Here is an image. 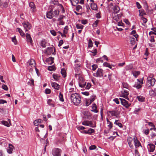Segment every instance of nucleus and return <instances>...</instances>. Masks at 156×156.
<instances>
[{
  "label": "nucleus",
  "mask_w": 156,
  "mask_h": 156,
  "mask_svg": "<svg viewBox=\"0 0 156 156\" xmlns=\"http://www.w3.org/2000/svg\"><path fill=\"white\" fill-rule=\"evenodd\" d=\"M139 12H140V15H143L145 13V12L144 11V10L142 9L141 10H139Z\"/></svg>",
  "instance_id": "nucleus-64"
},
{
  "label": "nucleus",
  "mask_w": 156,
  "mask_h": 156,
  "mask_svg": "<svg viewBox=\"0 0 156 156\" xmlns=\"http://www.w3.org/2000/svg\"><path fill=\"white\" fill-rule=\"evenodd\" d=\"M54 58L50 57L47 58L46 61L49 64H51L54 63Z\"/></svg>",
  "instance_id": "nucleus-21"
},
{
  "label": "nucleus",
  "mask_w": 156,
  "mask_h": 156,
  "mask_svg": "<svg viewBox=\"0 0 156 156\" xmlns=\"http://www.w3.org/2000/svg\"><path fill=\"white\" fill-rule=\"evenodd\" d=\"M82 124L83 125L89 126L93 128L96 127V122L92 121H85L82 122Z\"/></svg>",
  "instance_id": "nucleus-4"
},
{
  "label": "nucleus",
  "mask_w": 156,
  "mask_h": 156,
  "mask_svg": "<svg viewBox=\"0 0 156 156\" xmlns=\"http://www.w3.org/2000/svg\"><path fill=\"white\" fill-rule=\"evenodd\" d=\"M62 150L58 148H54L52 151V154L53 156H61Z\"/></svg>",
  "instance_id": "nucleus-7"
},
{
  "label": "nucleus",
  "mask_w": 156,
  "mask_h": 156,
  "mask_svg": "<svg viewBox=\"0 0 156 156\" xmlns=\"http://www.w3.org/2000/svg\"><path fill=\"white\" fill-rule=\"evenodd\" d=\"M120 9L119 7L117 5L115 6L113 8V10L114 12L115 13H118L120 10Z\"/></svg>",
  "instance_id": "nucleus-30"
},
{
  "label": "nucleus",
  "mask_w": 156,
  "mask_h": 156,
  "mask_svg": "<svg viewBox=\"0 0 156 156\" xmlns=\"http://www.w3.org/2000/svg\"><path fill=\"white\" fill-rule=\"evenodd\" d=\"M129 94V91L125 89H123L121 91V93L120 95V97H123L126 99L129 100L128 96Z\"/></svg>",
  "instance_id": "nucleus-8"
},
{
  "label": "nucleus",
  "mask_w": 156,
  "mask_h": 156,
  "mask_svg": "<svg viewBox=\"0 0 156 156\" xmlns=\"http://www.w3.org/2000/svg\"><path fill=\"white\" fill-rule=\"evenodd\" d=\"M87 134H90L93 133H94L95 132V131L93 129L90 128L87 130Z\"/></svg>",
  "instance_id": "nucleus-46"
},
{
  "label": "nucleus",
  "mask_w": 156,
  "mask_h": 156,
  "mask_svg": "<svg viewBox=\"0 0 156 156\" xmlns=\"http://www.w3.org/2000/svg\"><path fill=\"white\" fill-rule=\"evenodd\" d=\"M103 65L104 66L108 67L110 69H112V66L109 63L107 62H105L103 63Z\"/></svg>",
  "instance_id": "nucleus-37"
},
{
  "label": "nucleus",
  "mask_w": 156,
  "mask_h": 156,
  "mask_svg": "<svg viewBox=\"0 0 156 156\" xmlns=\"http://www.w3.org/2000/svg\"><path fill=\"white\" fill-rule=\"evenodd\" d=\"M29 6L31 8V10L32 12H33L36 11V7L34 4L33 2H30L29 3Z\"/></svg>",
  "instance_id": "nucleus-19"
},
{
  "label": "nucleus",
  "mask_w": 156,
  "mask_h": 156,
  "mask_svg": "<svg viewBox=\"0 0 156 156\" xmlns=\"http://www.w3.org/2000/svg\"><path fill=\"white\" fill-rule=\"evenodd\" d=\"M27 64L30 66L31 67H34L35 64V60L33 59H30L27 62Z\"/></svg>",
  "instance_id": "nucleus-18"
},
{
  "label": "nucleus",
  "mask_w": 156,
  "mask_h": 156,
  "mask_svg": "<svg viewBox=\"0 0 156 156\" xmlns=\"http://www.w3.org/2000/svg\"><path fill=\"white\" fill-rule=\"evenodd\" d=\"M52 87H54L55 89L58 90L59 88V85L57 83L53 82L51 84Z\"/></svg>",
  "instance_id": "nucleus-23"
},
{
  "label": "nucleus",
  "mask_w": 156,
  "mask_h": 156,
  "mask_svg": "<svg viewBox=\"0 0 156 156\" xmlns=\"http://www.w3.org/2000/svg\"><path fill=\"white\" fill-rule=\"evenodd\" d=\"M68 27L67 26H66L64 28V30H63V32L65 34H67L68 32Z\"/></svg>",
  "instance_id": "nucleus-53"
},
{
  "label": "nucleus",
  "mask_w": 156,
  "mask_h": 156,
  "mask_svg": "<svg viewBox=\"0 0 156 156\" xmlns=\"http://www.w3.org/2000/svg\"><path fill=\"white\" fill-rule=\"evenodd\" d=\"M140 72L139 71H135L133 73V74L135 78H136L137 76L140 74Z\"/></svg>",
  "instance_id": "nucleus-40"
},
{
  "label": "nucleus",
  "mask_w": 156,
  "mask_h": 156,
  "mask_svg": "<svg viewBox=\"0 0 156 156\" xmlns=\"http://www.w3.org/2000/svg\"><path fill=\"white\" fill-rule=\"evenodd\" d=\"M140 110H141L140 108H136L135 109V110L134 112L135 114H138Z\"/></svg>",
  "instance_id": "nucleus-50"
},
{
  "label": "nucleus",
  "mask_w": 156,
  "mask_h": 156,
  "mask_svg": "<svg viewBox=\"0 0 156 156\" xmlns=\"http://www.w3.org/2000/svg\"><path fill=\"white\" fill-rule=\"evenodd\" d=\"M156 94V93L155 90H151L149 91V94L151 96L154 97Z\"/></svg>",
  "instance_id": "nucleus-36"
},
{
  "label": "nucleus",
  "mask_w": 156,
  "mask_h": 156,
  "mask_svg": "<svg viewBox=\"0 0 156 156\" xmlns=\"http://www.w3.org/2000/svg\"><path fill=\"white\" fill-rule=\"evenodd\" d=\"M137 83H140L141 84H143V78H140V79H137Z\"/></svg>",
  "instance_id": "nucleus-51"
},
{
  "label": "nucleus",
  "mask_w": 156,
  "mask_h": 156,
  "mask_svg": "<svg viewBox=\"0 0 156 156\" xmlns=\"http://www.w3.org/2000/svg\"><path fill=\"white\" fill-rule=\"evenodd\" d=\"M85 88L86 89H89L91 87V84L89 83H87L86 86H85Z\"/></svg>",
  "instance_id": "nucleus-55"
},
{
  "label": "nucleus",
  "mask_w": 156,
  "mask_h": 156,
  "mask_svg": "<svg viewBox=\"0 0 156 156\" xmlns=\"http://www.w3.org/2000/svg\"><path fill=\"white\" fill-rule=\"evenodd\" d=\"M136 33V31L135 30H133L131 33L130 34L133 35L134 37L137 40V38L138 37V35L137 34H135Z\"/></svg>",
  "instance_id": "nucleus-31"
},
{
  "label": "nucleus",
  "mask_w": 156,
  "mask_h": 156,
  "mask_svg": "<svg viewBox=\"0 0 156 156\" xmlns=\"http://www.w3.org/2000/svg\"><path fill=\"white\" fill-rule=\"evenodd\" d=\"M14 147L11 144H9V147L7 149V152L9 154H12V152Z\"/></svg>",
  "instance_id": "nucleus-20"
},
{
  "label": "nucleus",
  "mask_w": 156,
  "mask_h": 156,
  "mask_svg": "<svg viewBox=\"0 0 156 156\" xmlns=\"http://www.w3.org/2000/svg\"><path fill=\"white\" fill-rule=\"evenodd\" d=\"M92 109L91 110V111L95 113H97L98 112V111L97 109V107L95 103H93L92 105Z\"/></svg>",
  "instance_id": "nucleus-22"
},
{
  "label": "nucleus",
  "mask_w": 156,
  "mask_h": 156,
  "mask_svg": "<svg viewBox=\"0 0 156 156\" xmlns=\"http://www.w3.org/2000/svg\"><path fill=\"white\" fill-rule=\"evenodd\" d=\"M76 27L77 29H82L83 26L80 24H77L76 25Z\"/></svg>",
  "instance_id": "nucleus-45"
},
{
  "label": "nucleus",
  "mask_w": 156,
  "mask_h": 156,
  "mask_svg": "<svg viewBox=\"0 0 156 156\" xmlns=\"http://www.w3.org/2000/svg\"><path fill=\"white\" fill-rule=\"evenodd\" d=\"M72 4H73V3H74V4H77L79 2V1L78 0H70Z\"/></svg>",
  "instance_id": "nucleus-57"
},
{
  "label": "nucleus",
  "mask_w": 156,
  "mask_h": 156,
  "mask_svg": "<svg viewBox=\"0 0 156 156\" xmlns=\"http://www.w3.org/2000/svg\"><path fill=\"white\" fill-rule=\"evenodd\" d=\"M103 71L102 69H98L97 70V72L94 73L93 75L95 77H101L103 76Z\"/></svg>",
  "instance_id": "nucleus-11"
},
{
  "label": "nucleus",
  "mask_w": 156,
  "mask_h": 156,
  "mask_svg": "<svg viewBox=\"0 0 156 156\" xmlns=\"http://www.w3.org/2000/svg\"><path fill=\"white\" fill-rule=\"evenodd\" d=\"M133 68V66L132 65H127L125 67V69L126 71L131 70Z\"/></svg>",
  "instance_id": "nucleus-33"
},
{
  "label": "nucleus",
  "mask_w": 156,
  "mask_h": 156,
  "mask_svg": "<svg viewBox=\"0 0 156 156\" xmlns=\"http://www.w3.org/2000/svg\"><path fill=\"white\" fill-rule=\"evenodd\" d=\"M47 42L45 40H42L41 42V45L42 48H45L46 47Z\"/></svg>",
  "instance_id": "nucleus-29"
},
{
  "label": "nucleus",
  "mask_w": 156,
  "mask_h": 156,
  "mask_svg": "<svg viewBox=\"0 0 156 156\" xmlns=\"http://www.w3.org/2000/svg\"><path fill=\"white\" fill-rule=\"evenodd\" d=\"M108 128L109 129H110L112 127V124L111 122H109L108 124Z\"/></svg>",
  "instance_id": "nucleus-59"
},
{
  "label": "nucleus",
  "mask_w": 156,
  "mask_h": 156,
  "mask_svg": "<svg viewBox=\"0 0 156 156\" xmlns=\"http://www.w3.org/2000/svg\"><path fill=\"white\" fill-rule=\"evenodd\" d=\"M23 26L25 29V32L27 31L31 27L30 24L28 22H24L22 23Z\"/></svg>",
  "instance_id": "nucleus-10"
},
{
  "label": "nucleus",
  "mask_w": 156,
  "mask_h": 156,
  "mask_svg": "<svg viewBox=\"0 0 156 156\" xmlns=\"http://www.w3.org/2000/svg\"><path fill=\"white\" fill-rule=\"evenodd\" d=\"M59 100L60 101L63 102L64 101V100L63 98V95L62 94L61 92L59 93Z\"/></svg>",
  "instance_id": "nucleus-47"
},
{
  "label": "nucleus",
  "mask_w": 156,
  "mask_h": 156,
  "mask_svg": "<svg viewBox=\"0 0 156 156\" xmlns=\"http://www.w3.org/2000/svg\"><path fill=\"white\" fill-rule=\"evenodd\" d=\"M60 11L58 9H51L46 13V17L48 19H51L54 17L57 18L59 14Z\"/></svg>",
  "instance_id": "nucleus-2"
},
{
  "label": "nucleus",
  "mask_w": 156,
  "mask_h": 156,
  "mask_svg": "<svg viewBox=\"0 0 156 156\" xmlns=\"http://www.w3.org/2000/svg\"><path fill=\"white\" fill-rule=\"evenodd\" d=\"M113 19L116 21H118L119 19V17H118V14L117 13H114Z\"/></svg>",
  "instance_id": "nucleus-48"
},
{
  "label": "nucleus",
  "mask_w": 156,
  "mask_h": 156,
  "mask_svg": "<svg viewBox=\"0 0 156 156\" xmlns=\"http://www.w3.org/2000/svg\"><path fill=\"white\" fill-rule=\"evenodd\" d=\"M122 87L124 88L129 89V87L128 84L126 83H122Z\"/></svg>",
  "instance_id": "nucleus-41"
},
{
  "label": "nucleus",
  "mask_w": 156,
  "mask_h": 156,
  "mask_svg": "<svg viewBox=\"0 0 156 156\" xmlns=\"http://www.w3.org/2000/svg\"><path fill=\"white\" fill-rule=\"evenodd\" d=\"M27 84L29 85L34 86V80L33 79H31L27 83Z\"/></svg>",
  "instance_id": "nucleus-39"
},
{
  "label": "nucleus",
  "mask_w": 156,
  "mask_h": 156,
  "mask_svg": "<svg viewBox=\"0 0 156 156\" xmlns=\"http://www.w3.org/2000/svg\"><path fill=\"white\" fill-rule=\"evenodd\" d=\"M75 90H76V89H75L74 88H70L69 89V92L70 93H73L75 92L74 91Z\"/></svg>",
  "instance_id": "nucleus-61"
},
{
  "label": "nucleus",
  "mask_w": 156,
  "mask_h": 156,
  "mask_svg": "<svg viewBox=\"0 0 156 156\" xmlns=\"http://www.w3.org/2000/svg\"><path fill=\"white\" fill-rule=\"evenodd\" d=\"M131 39L130 43L132 45H134L135 43V39L133 37H130Z\"/></svg>",
  "instance_id": "nucleus-44"
},
{
  "label": "nucleus",
  "mask_w": 156,
  "mask_h": 156,
  "mask_svg": "<svg viewBox=\"0 0 156 156\" xmlns=\"http://www.w3.org/2000/svg\"><path fill=\"white\" fill-rule=\"evenodd\" d=\"M44 53L48 55H50L51 54L55 55V49L54 47H48L44 51Z\"/></svg>",
  "instance_id": "nucleus-5"
},
{
  "label": "nucleus",
  "mask_w": 156,
  "mask_h": 156,
  "mask_svg": "<svg viewBox=\"0 0 156 156\" xmlns=\"http://www.w3.org/2000/svg\"><path fill=\"white\" fill-rule=\"evenodd\" d=\"M52 76L55 80L58 81L60 79V76L57 74L54 73Z\"/></svg>",
  "instance_id": "nucleus-27"
},
{
  "label": "nucleus",
  "mask_w": 156,
  "mask_h": 156,
  "mask_svg": "<svg viewBox=\"0 0 156 156\" xmlns=\"http://www.w3.org/2000/svg\"><path fill=\"white\" fill-rule=\"evenodd\" d=\"M136 98L139 101L141 102H143L144 101L145 98L141 96H138L136 97Z\"/></svg>",
  "instance_id": "nucleus-32"
},
{
  "label": "nucleus",
  "mask_w": 156,
  "mask_h": 156,
  "mask_svg": "<svg viewBox=\"0 0 156 156\" xmlns=\"http://www.w3.org/2000/svg\"><path fill=\"white\" fill-rule=\"evenodd\" d=\"M155 145L152 144H150L147 146L148 151L150 152H153L155 150Z\"/></svg>",
  "instance_id": "nucleus-15"
},
{
  "label": "nucleus",
  "mask_w": 156,
  "mask_h": 156,
  "mask_svg": "<svg viewBox=\"0 0 156 156\" xmlns=\"http://www.w3.org/2000/svg\"><path fill=\"white\" fill-rule=\"evenodd\" d=\"M12 41L15 44H17V41L16 38L15 36L12 38Z\"/></svg>",
  "instance_id": "nucleus-52"
},
{
  "label": "nucleus",
  "mask_w": 156,
  "mask_h": 156,
  "mask_svg": "<svg viewBox=\"0 0 156 156\" xmlns=\"http://www.w3.org/2000/svg\"><path fill=\"white\" fill-rule=\"evenodd\" d=\"M61 73L64 77H65L66 76V72L65 69L63 68L61 69Z\"/></svg>",
  "instance_id": "nucleus-28"
},
{
  "label": "nucleus",
  "mask_w": 156,
  "mask_h": 156,
  "mask_svg": "<svg viewBox=\"0 0 156 156\" xmlns=\"http://www.w3.org/2000/svg\"><path fill=\"white\" fill-rule=\"evenodd\" d=\"M82 9V7L80 5H78L76 7V10L77 11H79L80 9Z\"/></svg>",
  "instance_id": "nucleus-56"
},
{
  "label": "nucleus",
  "mask_w": 156,
  "mask_h": 156,
  "mask_svg": "<svg viewBox=\"0 0 156 156\" xmlns=\"http://www.w3.org/2000/svg\"><path fill=\"white\" fill-rule=\"evenodd\" d=\"M26 37L27 38V41L28 42L30 43V44H32L33 41L30 34L28 33H26Z\"/></svg>",
  "instance_id": "nucleus-17"
},
{
  "label": "nucleus",
  "mask_w": 156,
  "mask_h": 156,
  "mask_svg": "<svg viewBox=\"0 0 156 156\" xmlns=\"http://www.w3.org/2000/svg\"><path fill=\"white\" fill-rule=\"evenodd\" d=\"M42 121V120L40 119L36 120L34 122V125L35 126H37L39 125V123H41Z\"/></svg>",
  "instance_id": "nucleus-26"
},
{
  "label": "nucleus",
  "mask_w": 156,
  "mask_h": 156,
  "mask_svg": "<svg viewBox=\"0 0 156 156\" xmlns=\"http://www.w3.org/2000/svg\"><path fill=\"white\" fill-rule=\"evenodd\" d=\"M90 7L91 9L93 10H97L98 8L97 5L93 2L91 4Z\"/></svg>",
  "instance_id": "nucleus-24"
},
{
  "label": "nucleus",
  "mask_w": 156,
  "mask_h": 156,
  "mask_svg": "<svg viewBox=\"0 0 156 156\" xmlns=\"http://www.w3.org/2000/svg\"><path fill=\"white\" fill-rule=\"evenodd\" d=\"M70 98L74 105H77L81 102L80 95L76 93H73L70 95Z\"/></svg>",
  "instance_id": "nucleus-1"
},
{
  "label": "nucleus",
  "mask_w": 156,
  "mask_h": 156,
  "mask_svg": "<svg viewBox=\"0 0 156 156\" xmlns=\"http://www.w3.org/2000/svg\"><path fill=\"white\" fill-rule=\"evenodd\" d=\"M45 92L46 94H49L51 93V90L47 88L45 90Z\"/></svg>",
  "instance_id": "nucleus-63"
},
{
  "label": "nucleus",
  "mask_w": 156,
  "mask_h": 156,
  "mask_svg": "<svg viewBox=\"0 0 156 156\" xmlns=\"http://www.w3.org/2000/svg\"><path fill=\"white\" fill-rule=\"evenodd\" d=\"M2 88L5 90H8V88L7 86L4 84H3L2 86Z\"/></svg>",
  "instance_id": "nucleus-62"
},
{
  "label": "nucleus",
  "mask_w": 156,
  "mask_h": 156,
  "mask_svg": "<svg viewBox=\"0 0 156 156\" xmlns=\"http://www.w3.org/2000/svg\"><path fill=\"white\" fill-rule=\"evenodd\" d=\"M119 113L117 111H112L108 112V115L110 117H112L113 116H115L117 117Z\"/></svg>",
  "instance_id": "nucleus-12"
},
{
  "label": "nucleus",
  "mask_w": 156,
  "mask_h": 156,
  "mask_svg": "<svg viewBox=\"0 0 156 156\" xmlns=\"http://www.w3.org/2000/svg\"><path fill=\"white\" fill-rule=\"evenodd\" d=\"M52 101L51 99H48L47 101L48 104L50 106L52 107L55 106L54 105L53 103H52Z\"/></svg>",
  "instance_id": "nucleus-34"
},
{
  "label": "nucleus",
  "mask_w": 156,
  "mask_h": 156,
  "mask_svg": "<svg viewBox=\"0 0 156 156\" xmlns=\"http://www.w3.org/2000/svg\"><path fill=\"white\" fill-rule=\"evenodd\" d=\"M93 44L92 41L91 39H89L88 41V47L89 48H91L93 46Z\"/></svg>",
  "instance_id": "nucleus-49"
},
{
  "label": "nucleus",
  "mask_w": 156,
  "mask_h": 156,
  "mask_svg": "<svg viewBox=\"0 0 156 156\" xmlns=\"http://www.w3.org/2000/svg\"><path fill=\"white\" fill-rule=\"evenodd\" d=\"M96 146L95 145H91L89 147V149L90 150H94L96 149Z\"/></svg>",
  "instance_id": "nucleus-60"
},
{
  "label": "nucleus",
  "mask_w": 156,
  "mask_h": 156,
  "mask_svg": "<svg viewBox=\"0 0 156 156\" xmlns=\"http://www.w3.org/2000/svg\"><path fill=\"white\" fill-rule=\"evenodd\" d=\"M121 104L126 108H128L130 105L131 104L128 103L126 100L120 98Z\"/></svg>",
  "instance_id": "nucleus-9"
},
{
  "label": "nucleus",
  "mask_w": 156,
  "mask_h": 156,
  "mask_svg": "<svg viewBox=\"0 0 156 156\" xmlns=\"http://www.w3.org/2000/svg\"><path fill=\"white\" fill-rule=\"evenodd\" d=\"M141 20H142L143 22L144 23H146L147 22V19L143 16L141 17Z\"/></svg>",
  "instance_id": "nucleus-54"
},
{
  "label": "nucleus",
  "mask_w": 156,
  "mask_h": 156,
  "mask_svg": "<svg viewBox=\"0 0 156 156\" xmlns=\"http://www.w3.org/2000/svg\"><path fill=\"white\" fill-rule=\"evenodd\" d=\"M55 69V66H49L48 67V69L50 71L54 70Z\"/></svg>",
  "instance_id": "nucleus-42"
},
{
  "label": "nucleus",
  "mask_w": 156,
  "mask_h": 156,
  "mask_svg": "<svg viewBox=\"0 0 156 156\" xmlns=\"http://www.w3.org/2000/svg\"><path fill=\"white\" fill-rule=\"evenodd\" d=\"M114 124L116 125H118L120 128L122 127V124L119 122V120H115V122H114Z\"/></svg>",
  "instance_id": "nucleus-38"
},
{
  "label": "nucleus",
  "mask_w": 156,
  "mask_h": 156,
  "mask_svg": "<svg viewBox=\"0 0 156 156\" xmlns=\"http://www.w3.org/2000/svg\"><path fill=\"white\" fill-rule=\"evenodd\" d=\"M133 139L131 137H129L127 139V141L129 147L133 149V144H132V142L133 141Z\"/></svg>",
  "instance_id": "nucleus-16"
},
{
  "label": "nucleus",
  "mask_w": 156,
  "mask_h": 156,
  "mask_svg": "<svg viewBox=\"0 0 156 156\" xmlns=\"http://www.w3.org/2000/svg\"><path fill=\"white\" fill-rule=\"evenodd\" d=\"M133 140L134 143V145L136 148H137L141 146L140 143L139 141L137 140V138L135 136H134L133 138Z\"/></svg>",
  "instance_id": "nucleus-13"
},
{
  "label": "nucleus",
  "mask_w": 156,
  "mask_h": 156,
  "mask_svg": "<svg viewBox=\"0 0 156 156\" xmlns=\"http://www.w3.org/2000/svg\"><path fill=\"white\" fill-rule=\"evenodd\" d=\"M140 83H135L133 86V87H136L137 89H139L142 87V85Z\"/></svg>",
  "instance_id": "nucleus-35"
},
{
  "label": "nucleus",
  "mask_w": 156,
  "mask_h": 156,
  "mask_svg": "<svg viewBox=\"0 0 156 156\" xmlns=\"http://www.w3.org/2000/svg\"><path fill=\"white\" fill-rule=\"evenodd\" d=\"M155 81V79L154 78L148 77L147 78V84L148 85V87L153 86L154 85Z\"/></svg>",
  "instance_id": "nucleus-6"
},
{
  "label": "nucleus",
  "mask_w": 156,
  "mask_h": 156,
  "mask_svg": "<svg viewBox=\"0 0 156 156\" xmlns=\"http://www.w3.org/2000/svg\"><path fill=\"white\" fill-rule=\"evenodd\" d=\"M2 124L4 125L9 127V126L10 125H9V124L8 123V122L5 121H2Z\"/></svg>",
  "instance_id": "nucleus-43"
},
{
  "label": "nucleus",
  "mask_w": 156,
  "mask_h": 156,
  "mask_svg": "<svg viewBox=\"0 0 156 156\" xmlns=\"http://www.w3.org/2000/svg\"><path fill=\"white\" fill-rule=\"evenodd\" d=\"M16 30L19 33L21 36H25V34L21 29L19 28H17L16 29Z\"/></svg>",
  "instance_id": "nucleus-25"
},
{
  "label": "nucleus",
  "mask_w": 156,
  "mask_h": 156,
  "mask_svg": "<svg viewBox=\"0 0 156 156\" xmlns=\"http://www.w3.org/2000/svg\"><path fill=\"white\" fill-rule=\"evenodd\" d=\"M99 20H96L95 21L94 23H93V26H94V27H96L97 25L98 24V23Z\"/></svg>",
  "instance_id": "nucleus-58"
},
{
  "label": "nucleus",
  "mask_w": 156,
  "mask_h": 156,
  "mask_svg": "<svg viewBox=\"0 0 156 156\" xmlns=\"http://www.w3.org/2000/svg\"><path fill=\"white\" fill-rule=\"evenodd\" d=\"M75 77L77 78L78 77L79 81V85L80 87L81 88H83L85 86L86 82L83 79L82 77L80 76L79 74H76Z\"/></svg>",
  "instance_id": "nucleus-3"
},
{
  "label": "nucleus",
  "mask_w": 156,
  "mask_h": 156,
  "mask_svg": "<svg viewBox=\"0 0 156 156\" xmlns=\"http://www.w3.org/2000/svg\"><path fill=\"white\" fill-rule=\"evenodd\" d=\"M95 96H92L90 98L87 100L86 103V106H87L89 105L92 102L94 101L95 100Z\"/></svg>",
  "instance_id": "nucleus-14"
}]
</instances>
